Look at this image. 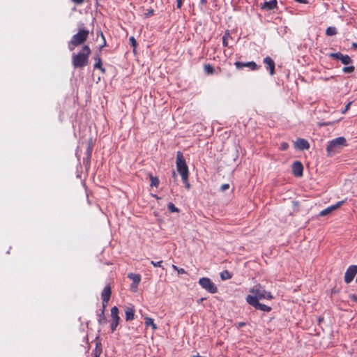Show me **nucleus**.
<instances>
[{
    "label": "nucleus",
    "instance_id": "obj_20",
    "mask_svg": "<svg viewBox=\"0 0 357 357\" xmlns=\"http://www.w3.org/2000/svg\"><path fill=\"white\" fill-rule=\"evenodd\" d=\"M94 60H95V64H94V68L95 69H98L100 70L102 73H105L106 70L105 68L102 67V59L100 58V56L99 54H98L95 58H94Z\"/></svg>",
    "mask_w": 357,
    "mask_h": 357
},
{
    "label": "nucleus",
    "instance_id": "obj_30",
    "mask_svg": "<svg viewBox=\"0 0 357 357\" xmlns=\"http://www.w3.org/2000/svg\"><path fill=\"white\" fill-rule=\"evenodd\" d=\"M229 35V31L227 30L225 32V36L222 37V44L225 47H227L228 45L227 43V37Z\"/></svg>",
    "mask_w": 357,
    "mask_h": 357
},
{
    "label": "nucleus",
    "instance_id": "obj_44",
    "mask_svg": "<svg viewBox=\"0 0 357 357\" xmlns=\"http://www.w3.org/2000/svg\"><path fill=\"white\" fill-rule=\"evenodd\" d=\"M204 300H205V298H201L200 299H199V300L197 301V303H202V302L203 301H204Z\"/></svg>",
    "mask_w": 357,
    "mask_h": 357
},
{
    "label": "nucleus",
    "instance_id": "obj_15",
    "mask_svg": "<svg viewBox=\"0 0 357 357\" xmlns=\"http://www.w3.org/2000/svg\"><path fill=\"white\" fill-rule=\"evenodd\" d=\"M264 63L266 65V68L269 70V73L271 75H273L275 74V63L274 61L269 56H267L263 60Z\"/></svg>",
    "mask_w": 357,
    "mask_h": 357
},
{
    "label": "nucleus",
    "instance_id": "obj_2",
    "mask_svg": "<svg viewBox=\"0 0 357 357\" xmlns=\"http://www.w3.org/2000/svg\"><path fill=\"white\" fill-rule=\"evenodd\" d=\"M89 31L88 30L85 29H81L77 33L74 35L70 41L68 43V48L70 51L74 50L75 47L79 46V45L84 43L88 36H89Z\"/></svg>",
    "mask_w": 357,
    "mask_h": 357
},
{
    "label": "nucleus",
    "instance_id": "obj_46",
    "mask_svg": "<svg viewBox=\"0 0 357 357\" xmlns=\"http://www.w3.org/2000/svg\"><path fill=\"white\" fill-rule=\"evenodd\" d=\"M352 47H354V48H357V43H354L352 44Z\"/></svg>",
    "mask_w": 357,
    "mask_h": 357
},
{
    "label": "nucleus",
    "instance_id": "obj_41",
    "mask_svg": "<svg viewBox=\"0 0 357 357\" xmlns=\"http://www.w3.org/2000/svg\"><path fill=\"white\" fill-rule=\"evenodd\" d=\"M74 3L77 5L82 4L85 0H71Z\"/></svg>",
    "mask_w": 357,
    "mask_h": 357
},
{
    "label": "nucleus",
    "instance_id": "obj_13",
    "mask_svg": "<svg viewBox=\"0 0 357 357\" xmlns=\"http://www.w3.org/2000/svg\"><path fill=\"white\" fill-rule=\"evenodd\" d=\"M112 290L109 284H107L102 290L101 293V298L102 300V305L103 308H105L107 305L110 297H111Z\"/></svg>",
    "mask_w": 357,
    "mask_h": 357
},
{
    "label": "nucleus",
    "instance_id": "obj_28",
    "mask_svg": "<svg viewBox=\"0 0 357 357\" xmlns=\"http://www.w3.org/2000/svg\"><path fill=\"white\" fill-rule=\"evenodd\" d=\"M167 208H168V210L172 213L179 212V209L177 207H176L175 205L172 202H169L167 204Z\"/></svg>",
    "mask_w": 357,
    "mask_h": 357
},
{
    "label": "nucleus",
    "instance_id": "obj_25",
    "mask_svg": "<svg viewBox=\"0 0 357 357\" xmlns=\"http://www.w3.org/2000/svg\"><path fill=\"white\" fill-rule=\"evenodd\" d=\"M98 323L100 324H105L106 321V317L105 316V308L102 307L101 313L98 315Z\"/></svg>",
    "mask_w": 357,
    "mask_h": 357
},
{
    "label": "nucleus",
    "instance_id": "obj_37",
    "mask_svg": "<svg viewBox=\"0 0 357 357\" xmlns=\"http://www.w3.org/2000/svg\"><path fill=\"white\" fill-rule=\"evenodd\" d=\"M229 184L225 183V184H222V185H221V187H220V190H221L222 191H225L226 190L229 189Z\"/></svg>",
    "mask_w": 357,
    "mask_h": 357
},
{
    "label": "nucleus",
    "instance_id": "obj_45",
    "mask_svg": "<svg viewBox=\"0 0 357 357\" xmlns=\"http://www.w3.org/2000/svg\"><path fill=\"white\" fill-rule=\"evenodd\" d=\"M200 1L202 4L205 5L207 2V0H200Z\"/></svg>",
    "mask_w": 357,
    "mask_h": 357
},
{
    "label": "nucleus",
    "instance_id": "obj_23",
    "mask_svg": "<svg viewBox=\"0 0 357 357\" xmlns=\"http://www.w3.org/2000/svg\"><path fill=\"white\" fill-rule=\"evenodd\" d=\"M151 178V186L158 188L160 183V181L158 177L150 175Z\"/></svg>",
    "mask_w": 357,
    "mask_h": 357
},
{
    "label": "nucleus",
    "instance_id": "obj_29",
    "mask_svg": "<svg viewBox=\"0 0 357 357\" xmlns=\"http://www.w3.org/2000/svg\"><path fill=\"white\" fill-rule=\"evenodd\" d=\"M355 70V67L354 66H345L342 68V71L344 73H351Z\"/></svg>",
    "mask_w": 357,
    "mask_h": 357
},
{
    "label": "nucleus",
    "instance_id": "obj_18",
    "mask_svg": "<svg viewBox=\"0 0 357 357\" xmlns=\"http://www.w3.org/2000/svg\"><path fill=\"white\" fill-rule=\"evenodd\" d=\"M102 353V344L99 337H97L96 338V347L93 351V357H100L101 354Z\"/></svg>",
    "mask_w": 357,
    "mask_h": 357
},
{
    "label": "nucleus",
    "instance_id": "obj_6",
    "mask_svg": "<svg viewBox=\"0 0 357 357\" xmlns=\"http://www.w3.org/2000/svg\"><path fill=\"white\" fill-rule=\"evenodd\" d=\"M246 302L254 307L257 310H259L263 312H270L271 307L265 304H262L257 301V298L253 297V296L248 295L245 298Z\"/></svg>",
    "mask_w": 357,
    "mask_h": 357
},
{
    "label": "nucleus",
    "instance_id": "obj_17",
    "mask_svg": "<svg viewBox=\"0 0 357 357\" xmlns=\"http://www.w3.org/2000/svg\"><path fill=\"white\" fill-rule=\"evenodd\" d=\"M295 147L299 150H307L310 148V144L306 139L299 138L295 142Z\"/></svg>",
    "mask_w": 357,
    "mask_h": 357
},
{
    "label": "nucleus",
    "instance_id": "obj_31",
    "mask_svg": "<svg viewBox=\"0 0 357 357\" xmlns=\"http://www.w3.org/2000/svg\"><path fill=\"white\" fill-rule=\"evenodd\" d=\"M182 181L185 184V187L189 190L190 188V184L188 182V176H186L185 178H182Z\"/></svg>",
    "mask_w": 357,
    "mask_h": 357
},
{
    "label": "nucleus",
    "instance_id": "obj_40",
    "mask_svg": "<svg viewBox=\"0 0 357 357\" xmlns=\"http://www.w3.org/2000/svg\"><path fill=\"white\" fill-rule=\"evenodd\" d=\"M130 41L132 43V45L135 47H136V45H137V42H136V40L135 39L134 37H130Z\"/></svg>",
    "mask_w": 357,
    "mask_h": 357
},
{
    "label": "nucleus",
    "instance_id": "obj_14",
    "mask_svg": "<svg viewBox=\"0 0 357 357\" xmlns=\"http://www.w3.org/2000/svg\"><path fill=\"white\" fill-rule=\"evenodd\" d=\"M292 174L296 177H301L303 174V166L300 161H294L292 164Z\"/></svg>",
    "mask_w": 357,
    "mask_h": 357
},
{
    "label": "nucleus",
    "instance_id": "obj_43",
    "mask_svg": "<svg viewBox=\"0 0 357 357\" xmlns=\"http://www.w3.org/2000/svg\"><path fill=\"white\" fill-rule=\"evenodd\" d=\"M244 326H245V322H239V323H238V328L243 327Z\"/></svg>",
    "mask_w": 357,
    "mask_h": 357
},
{
    "label": "nucleus",
    "instance_id": "obj_16",
    "mask_svg": "<svg viewBox=\"0 0 357 357\" xmlns=\"http://www.w3.org/2000/svg\"><path fill=\"white\" fill-rule=\"evenodd\" d=\"M124 312L126 315V320L127 321L133 320L135 319V310L134 306H125Z\"/></svg>",
    "mask_w": 357,
    "mask_h": 357
},
{
    "label": "nucleus",
    "instance_id": "obj_39",
    "mask_svg": "<svg viewBox=\"0 0 357 357\" xmlns=\"http://www.w3.org/2000/svg\"><path fill=\"white\" fill-rule=\"evenodd\" d=\"M349 298H350L352 301H354V302H355V303H357V296H356V295H355V294H350V295H349Z\"/></svg>",
    "mask_w": 357,
    "mask_h": 357
},
{
    "label": "nucleus",
    "instance_id": "obj_8",
    "mask_svg": "<svg viewBox=\"0 0 357 357\" xmlns=\"http://www.w3.org/2000/svg\"><path fill=\"white\" fill-rule=\"evenodd\" d=\"M347 145V141L346 139L343 137H339L334 139H333L330 144L327 146V151L331 152L333 151L334 149L339 146H346Z\"/></svg>",
    "mask_w": 357,
    "mask_h": 357
},
{
    "label": "nucleus",
    "instance_id": "obj_19",
    "mask_svg": "<svg viewBox=\"0 0 357 357\" xmlns=\"http://www.w3.org/2000/svg\"><path fill=\"white\" fill-rule=\"evenodd\" d=\"M278 4L277 0H271L269 1H265L263 4H261V9L266 10H271L276 8Z\"/></svg>",
    "mask_w": 357,
    "mask_h": 357
},
{
    "label": "nucleus",
    "instance_id": "obj_7",
    "mask_svg": "<svg viewBox=\"0 0 357 357\" xmlns=\"http://www.w3.org/2000/svg\"><path fill=\"white\" fill-rule=\"evenodd\" d=\"M120 321L119 310L116 306H114L111 308L110 328L112 333H114L116 331Z\"/></svg>",
    "mask_w": 357,
    "mask_h": 357
},
{
    "label": "nucleus",
    "instance_id": "obj_27",
    "mask_svg": "<svg viewBox=\"0 0 357 357\" xmlns=\"http://www.w3.org/2000/svg\"><path fill=\"white\" fill-rule=\"evenodd\" d=\"M231 276V274L228 271H224L220 273V278L223 280L230 279Z\"/></svg>",
    "mask_w": 357,
    "mask_h": 357
},
{
    "label": "nucleus",
    "instance_id": "obj_3",
    "mask_svg": "<svg viewBox=\"0 0 357 357\" xmlns=\"http://www.w3.org/2000/svg\"><path fill=\"white\" fill-rule=\"evenodd\" d=\"M250 292L253 294V297L257 298V301L262 299L271 300L273 298L272 294L266 291L264 287L259 284L252 287L250 289Z\"/></svg>",
    "mask_w": 357,
    "mask_h": 357
},
{
    "label": "nucleus",
    "instance_id": "obj_35",
    "mask_svg": "<svg viewBox=\"0 0 357 357\" xmlns=\"http://www.w3.org/2000/svg\"><path fill=\"white\" fill-rule=\"evenodd\" d=\"M92 149H93V146H92L91 144H89V147L87 149V155L89 158H90L91 155Z\"/></svg>",
    "mask_w": 357,
    "mask_h": 357
},
{
    "label": "nucleus",
    "instance_id": "obj_21",
    "mask_svg": "<svg viewBox=\"0 0 357 357\" xmlns=\"http://www.w3.org/2000/svg\"><path fill=\"white\" fill-rule=\"evenodd\" d=\"M128 277L130 280H132L133 282V284H132V288L133 287V284L135 285V287L136 288L141 281L140 275L135 274V273H130V274H128Z\"/></svg>",
    "mask_w": 357,
    "mask_h": 357
},
{
    "label": "nucleus",
    "instance_id": "obj_22",
    "mask_svg": "<svg viewBox=\"0 0 357 357\" xmlns=\"http://www.w3.org/2000/svg\"><path fill=\"white\" fill-rule=\"evenodd\" d=\"M145 326L146 327L151 326L153 331H155L158 327L156 324L154 323L153 319L149 317H145Z\"/></svg>",
    "mask_w": 357,
    "mask_h": 357
},
{
    "label": "nucleus",
    "instance_id": "obj_1",
    "mask_svg": "<svg viewBox=\"0 0 357 357\" xmlns=\"http://www.w3.org/2000/svg\"><path fill=\"white\" fill-rule=\"evenodd\" d=\"M91 49L88 45H84L81 52L73 54L72 64L75 68H82L88 65L89 58L91 54Z\"/></svg>",
    "mask_w": 357,
    "mask_h": 357
},
{
    "label": "nucleus",
    "instance_id": "obj_24",
    "mask_svg": "<svg viewBox=\"0 0 357 357\" xmlns=\"http://www.w3.org/2000/svg\"><path fill=\"white\" fill-rule=\"evenodd\" d=\"M337 33V29L335 26H329L326 31V34L328 36H332Z\"/></svg>",
    "mask_w": 357,
    "mask_h": 357
},
{
    "label": "nucleus",
    "instance_id": "obj_38",
    "mask_svg": "<svg viewBox=\"0 0 357 357\" xmlns=\"http://www.w3.org/2000/svg\"><path fill=\"white\" fill-rule=\"evenodd\" d=\"M351 105V102H349V103H347V104L346 105V106H345L344 109L342 112V114H344L345 112H347L349 109Z\"/></svg>",
    "mask_w": 357,
    "mask_h": 357
},
{
    "label": "nucleus",
    "instance_id": "obj_36",
    "mask_svg": "<svg viewBox=\"0 0 357 357\" xmlns=\"http://www.w3.org/2000/svg\"><path fill=\"white\" fill-rule=\"evenodd\" d=\"M153 9H151V10H147L146 13H144V15L146 17H149V16H151L153 15Z\"/></svg>",
    "mask_w": 357,
    "mask_h": 357
},
{
    "label": "nucleus",
    "instance_id": "obj_4",
    "mask_svg": "<svg viewBox=\"0 0 357 357\" xmlns=\"http://www.w3.org/2000/svg\"><path fill=\"white\" fill-rule=\"evenodd\" d=\"M176 168L177 171L181 176V178H185L189 175L188 167L185 160L181 152H177L176 155Z\"/></svg>",
    "mask_w": 357,
    "mask_h": 357
},
{
    "label": "nucleus",
    "instance_id": "obj_34",
    "mask_svg": "<svg viewBox=\"0 0 357 357\" xmlns=\"http://www.w3.org/2000/svg\"><path fill=\"white\" fill-rule=\"evenodd\" d=\"M151 264L155 267H162V261H159L155 262L154 261H151Z\"/></svg>",
    "mask_w": 357,
    "mask_h": 357
},
{
    "label": "nucleus",
    "instance_id": "obj_26",
    "mask_svg": "<svg viewBox=\"0 0 357 357\" xmlns=\"http://www.w3.org/2000/svg\"><path fill=\"white\" fill-rule=\"evenodd\" d=\"M204 72L208 75H212L214 73V68L210 64H206L204 65Z\"/></svg>",
    "mask_w": 357,
    "mask_h": 357
},
{
    "label": "nucleus",
    "instance_id": "obj_10",
    "mask_svg": "<svg viewBox=\"0 0 357 357\" xmlns=\"http://www.w3.org/2000/svg\"><path fill=\"white\" fill-rule=\"evenodd\" d=\"M234 65L238 70H241L244 67H247L250 68L251 70L255 71L260 68V66L257 65L255 61H248L245 63L236 61L234 63Z\"/></svg>",
    "mask_w": 357,
    "mask_h": 357
},
{
    "label": "nucleus",
    "instance_id": "obj_42",
    "mask_svg": "<svg viewBox=\"0 0 357 357\" xmlns=\"http://www.w3.org/2000/svg\"><path fill=\"white\" fill-rule=\"evenodd\" d=\"M183 5V0H176V7L177 8H181Z\"/></svg>",
    "mask_w": 357,
    "mask_h": 357
},
{
    "label": "nucleus",
    "instance_id": "obj_32",
    "mask_svg": "<svg viewBox=\"0 0 357 357\" xmlns=\"http://www.w3.org/2000/svg\"><path fill=\"white\" fill-rule=\"evenodd\" d=\"M289 148V144L287 142H283L280 144V149L282 151H285Z\"/></svg>",
    "mask_w": 357,
    "mask_h": 357
},
{
    "label": "nucleus",
    "instance_id": "obj_33",
    "mask_svg": "<svg viewBox=\"0 0 357 357\" xmlns=\"http://www.w3.org/2000/svg\"><path fill=\"white\" fill-rule=\"evenodd\" d=\"M172 268H173L174 270L177 271V272H178V274H184V273H186V272H185V269H183V268H178L176 266H175V265H173V266H172Z\"/></svg>",
    "mask_w": 357,
    "mask_h": 357
},
{
    "label": "nucleus",
    "instance_id": "obj_11",
    "mask_svg": "<svg viewBox=\"0 0 357 357\" xmlns=\"http://www.w3.org/2000/svg\"><path fill=\"white\" fill-rule=\"evenodd\" d=\"M328 56L333 59L341 61V62L344 65L349 64L352 62V60L349 55H344L341 52L330 53Z\"/></svg>",
    "mask_w": 357,
    "mask_h": 357
},
{
    "label": "nucleus",
    "instance_id": "obj_12",
    "mask_svg": "<svg viewBox=\"0 0 357 357\" xmlns=\"http://www.w3.org/2000/svg\"><path fill=\"white\" fill-rule=\"evenodd\" d=\"M344 202L345 201L344 200L340 201L337 202L335 204L328 206V208L320 211L319 214V216L323 217L331 214L332 212L335 211V210L338 209L341 206H342Z\"/></svg>",
    "mask_w": 357,
    "mask_h": 357
},
{
    "label": "nucleus",
    "instance_id": "obj_5",
    "mask_svg": "<svg viewBox=\"0 0 357 357\" xmlns=\"http://www.w3.org/2000/svg\"><path fill=\"white\" fill-rule=\"evenodd\" d=\"M198 282L202 288L211 294H215L218 292V287L210 278L206 277L201 278Z\"/></svg>",
    "mask_w": 357,
    "mask_h": 357
},
{
    "label": "nucleus",
    "instance_id": "obj_9",
    "mask_svg": "<svg viewBox=\"0 0 357 357\" xmlns=\"http://www.w3.org/2000/svg\"><path fill=\"white\" fill-rule=\"evenodd\" d=\"M357 273V265H351L347 269L344 274V282L347 284L353 281L355 275Z\"/></svg>",
    "mask_w": 357,
    "mask_h": 357
}]
</instances>
